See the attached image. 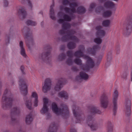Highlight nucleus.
Returning a JSON list of instances; mask_svg holds the SVG:
<instances>
[{
	"mask_svg": "<svg viewBox=\"0 0 132 132\" xmlns=\"http://www.w3.org/2000/svg\"><path fill=\"white\" fill-rule=\"evenodd\" d=\"M13 100L10 91L7 89H5L2 98V108L5 110H9L12 106Z\"/></svg>",
	"mask_w": 132,
	"mask_h": 132,
	"instance_id": "f257e3e1",
	"label": "nucleus"
},
{
	"mask_svg": "<svg viewBox=\"0 0 132 132\" xmlns=\"http://www.w3.org/2000/svg\"><path fill=\"white\" fill-rule=\"evenodd\" d=\"M52 108L54 112L57 115H61L65 118H67L69 115L68 109L65 104H62L58 108L56 103H54L52 104Z\"/></svg>",
	"mask_w": 132,
	"mask_h": 132,
	"instance_id": "f03ea898",
	"label": "nucleus"
},
{
	"mask_svg": "<svg viewBox=\"0 0 132 132\" xmlns=\"http://www.w3.org/2000/svg\"><path fill=\"white\" fill-rule=\"evenodd\" d=\"M58 15L60 17L63 16L64 19H60L58 20V22L59 23H62V28L60 30V33H64L65 31L71 28V24L67 22H64V20L66 21H70L71 20V18L68 15L65 14L62 12H60L58 13Z\"/></svg>",
	"mask_w": 132,
	"mask_h": 132,
	"instance_id": "7ed1b4c3",
	"label": "nucleus"
},
{
	"mask_svg": "<svg viewBox=\"0 0 132 132\" xmlns=\"http://www.w3.org/2000/svg\"><path fill=\"white\" fill-rule=\"evenodd\" d=\"M62 5L65 6L69 5L71 8L61 5L60 7V10H64L66 13L70 14L74 13L76 12L75 8L79 4L77 2L70 3L68 0H62Z\"/></svg>",
	"mask_w": 132,
	"mask_h": 132,
	"instance_id": "20e7f679",
	"label": "nucleus"
},
{
	"mask_svg": "<svg viewBox=\"0 0 132 132\" xmlns=\"http://www.w3.org/2000/svg\"><path fill=\"white\" fill-rule=\"evenodd\" d=\"M19 79V85L20 92L24 96H25L27 95L28 93L27 81L23 77H20Z\"/></svg>",
	"mask_w": 132,
	"mask_h": 132,
	"instance_id": "39448f33",
	"label": "nucleus"
},
{
	"mask_svg": "<svg viewBox=\"0 0 132 132\" xmlns=\"http://www.w3.org/2000/svg\"><path fill=\"white\" fill-rule=\"evenodd\" d=\"M72 109L73 113L77 120V123H79L85 120L84 115L78 107L74 106H73Z\"/></svg>",
	"mask_w": 132,
	"mask_h": 132,
	"instance_id": "423d86ee",
	"label": "nucleus"
},
{
	"mask_svg": "<svg viewBox=\"0 0 132 132\" xmlns=\"http://www.w3.org/2000/svg\"><path fill=\"white\" fill-rule=\"evenodd\" d=\"M44 48L47 51L39 55L38 58L39 59L42 60L44 61H47L51 57L50 54L51 48L50 46L46 45L44 47Z\"/></svg>",
	"mask_w": 132,
	"mask_h": 132,
	"instance_id": "0eeeda50",
	"label": "nucleus"
},
{
	"mask_svg": "<svg viewBox=\"0 0 132 132\" xmlns=\"http://www.w3.org/2000/svg\"><path fill=\"white\" fill-rule=\"evenodd\" d=\"M61 40L62 41L65 42L69 40H72L75 42H79L78 39L73 35L72 34H61Z\"/></svg>",
	"mask_w": 132,
	"mask_h": 132,
	"instance_id": "6e6552de",
	"label": "nucleus"
},
{
	"mask_svg": "<svg viewBox=\"0 0 132 132\" xmlns=\"http://www.w3.org/2000/svg\"><path fill=\"white\" fill-rule=\"evenodd\" d=\"M84 59L86 60V61L85 64H83V66L81 67L82 69L84 70H87L94 67V62L90 57L86 56H84Z\"/></svg>",
	"mask_w": 132,
	"mask_h": 132,
	"instance_id": "1a4fd4ad",
	"label": "nucleus"
},
{
	"mask_svg": "<svg viewBox=\"0 0 132 132\" xmlns=\"http://www.w3.org/2000/svg\"><path fill=\"white\" fill-rule=\"evenodd\" d=\"M24 36L27 46L29 49L31 50L35 45L31 35V34H25Z\"/></svg>",
	"mask_w": 132,
	"mask_h": 132,
	"instance_id": "9d476101",
	"label": "nucleus"
},
{
	"mask_svg": "<svg viewBox=\"0 0 132 132\" xmlns=\"http://www.w3.org/2000/svg\"><path fill=\"white\" fill-rule=\"evenodd\" d=\"M100 101L101 107L104 109L107 108L109 100V97L106 94L103 93L101 95L100 98Z\"/></svg>",
	"mask_w": 132,
	"mask_h": 132,
	"instance_id": "9b49d317",
	"label": "nucleus"
},
{
	"mask_svg": "<svg viewBox=\"0 0 132 132\" xmlns=\"http://www.w3.org/2000/svg\"><path fill=\"white\" fill-rule=\"evenodd\" d=\"M43 106L40 110V112L42 114H46L48 112L49 109L48 108V99L46 97L43 98Z\"/></svg>",
	"mask_w": 132,
	"mask_h": 132,
	"instance_id": "f8f14e48",
	"label": "nucleus"
},
{
	"mask_svg": "<svg viewBox=\"0 0 132 132\" xmlns=\"http://www.w3.org/2000/svg\"><path fill=\"white\" fill-rule=\"evenodd\" d=\"M118 93L117 90L115 89L113 95V110L114 113H115L117 109V101L118 96Z\"/></svg>",
	"mask_w": 132,
	"mask_h": 132,
	"instance_id": "ddd939ff",
	"label": "nucleus"
},
{
	"mask_svg": "<svg viewBox=\"0 0 132 132\" xmlns=\"http://www.w3.org/2000/svg\"><path fill=\"white\" fill-rule=\"evenodd\" d=\"M17 15L21 20H23L27 15L24 8L23 7H20L18 11Z\"/></svg>",
	"mask_w": 132,
	"mask_h": 132,
	"instance_id": "4468645a",
	"label": "nucleus"
},
{
	"mask_svg": "<svg viewBox=\"0 0 132 132\" xmlns=\"http://www.w3.org/2000/svg\"><path fill=\"white\" fill-rule=\"evenodd\" d=\"M89 77V76L86 73L83 72H81L80 73L79 76H78L76 77V79L79 81H80L81 79L86 81L88 79Z\"/></svg>",
	"mask_w": 132,
	"mask_h": 132,
	"instance_id": "2eb2a0df",
	"label": "nucleus"
},
{
	"mask_svg": "<svg viewBox=\"0 0 132 132\" xmlns=\"http://www.w3.org/2000/svg\"><path fill=\"white\" fill-rule=\"evenodd\" d=\"M51 81L49 79H46L45 81L44 85L43 87V90L44 92L46 93L51 88Z\"/></svg>",
	"mask_w": 132,
	"mask_h": 132,
	"instance_id": "dca6fc26",
	"label": "nucleus"
},
{
	"mask_svg": "<svg viewBox=\"0 0 132 132\" xmlns=\"http://www.w3.org/2000/svg\"><path fill=\"white\" fill-rule=\"evenodd\" d=\"M65 81L64 79L62 78L60 79L54 87V89L56 91H59L62 87Z\"/></svg>",
	"mask_w": 132,
	"mask_h": 132,
	"instance_id": "f3484780",
	"label": "nucleus"
},
{
	"mask_svg": "<svg viewBox=\"0 0 132 132\" xmlns=\"http://www.w3.org/2000/svg\"><path fill=\"white\" fill-rule=\"evenodd\" d=\"M25 101V104L26 107L29 110H31L32 109V98H30L28 100V98L27 96H24L23 98Z\"/></svg>",
	"mask_w": 132,
	"mask_h": 132,
	"instance_id": "a211bd4d",
	"label": "nucleus"
},
{
	"mask_svg": "<svg viewBox=\"0 0 132 132\" xmlns=\"http://www.w3.org/2000/svg\"><path fill=\"white\" fill-rule=\"evenodd\" d=\"M21 112V109L19 106L14 107L11 109L10 113L12 115H17L19 114Z\"/></svg>",
	"mask_w": 132,
	"mask_h": 132,
	"instance_id": "6ab92c4d",
	"label": "nucleus"
},
{
	"mask_svg": "<svg viewBox=\"0 0 132 132\" xmlns=\"http://www.w3.org/2000/svg\"><path fill=\"white\" fill-rule=\"evenodd\" d=\"M105 34H97V38L94 39V42L97 44H100L102 42V40L101 39L105 35Z\"/></svg>",
	"mask_w": 132,
	"mask_h": 132,
	"instance_id": "aec40b11",
	"label": "nucleus"
},
{
	"mask_svg": "<svg viewBox=\"0 0 132 132\" xmlns=\"http://www.w3.org/2000/svg\"><path fill=\"white\" fill-rule=\"evenodd\" d=\"M88 112L89 113H91L92 114H94L96 113L100 114L102 113L101 111L95 106H92L91 107Z\"/></svg>",
	"mask_w": 132,
	"mask_h": 132,
	"instance_id": "412c9836",
	"label": "nucleus"
},
{
	"mask_svg": "<svg viewBox=\"0 0 132 132\" xmlns=\"http://www.w3.org/2000/svg\"><path fill=\"white\" fill-rule=\"evenodd\" d=\"M89 125L92 130L93 131L96 130L100 127L99 125L95 121L90 123Z\"/></svg>",
	"mask_w": 132,
	"mask_h": 132,
	"instance_id": "4be33fe9",
	"label": "nucleus"
},
{
	"mask_svg": "<svg viewBox=\"0 0 132 132\" xmlns=\"http://www.w3.org/2000/svg\"><path fill=\"white\" fill-rule=\"evenodd\" d=\"M54 5V3H53L50 6V18L53 20H55L56 19L55 16L54 11L53 9Z\"/></svg>",
	"mask_w": 132,
	"mask_h": 132,
	"instance_id": "5701e85b",
	"label": "nucleus"
},
{
	"mask_svg": "<svg viewBox=\"0 0 132 132\" xmlns=\"http://www.w3.org/2000/svg\"><path fill=\"white\" fill-rule=\"evenodd\" d=\"M101 47L98 45L94 46L92 48H89L88 49L89 52L92 54H94L95 52L97 50L100 49Z\"/></svg>",
	"mask_w": 132,
	"mask_h": 132,
	"instance_id": "b1692460",
	"label": "nucleus"
},
{
	"mask_svg": "<svg viewBox=\"0 0 132 132\" xmlns=\"http://www.w3.org/2000/svg\"><path fill=\"white\" fill-rule=\"evenodd\" d=\"M66 58V55L63 53H62L57 56L56 58V61L58 62L62 61L64 60Z\"/></svg>",
	"mask_w": 132,
	"mask_h": 132,
	"instance_id": "393cba45",
	"label": "nucleus"
},
{
	"mask_svg": "<svg viewBox=\"0 0 132 132\" xmlns=\"http://www.w3.org/2000/svg\"><path fill=\"white\" fill-rule=\"evenodd\" d=\"M104 7L106 8H113L115 6V4L112 2L108 1L106 2L104 4Z\"/></svg>",
	"mask_w": 132,
	"mask_h": 132,
	"instance_id": "a878e982",
	"label": "nucleus"
},
{
	"mask_svg": "<svg viewBox=\"0 0 132 132\" xmlns=\"http://www.w3.org/2000/svg\"><path fill=\"white\" fill-rule=\"evenodd\" d=\"M70 42L67 44V47L70 50H73L76 47V44L75 42Z\"/></svg>",
	"mask_w": 132,
	"mask_h": 132,
	"instance_id": "bb28decb",
	"label": "nucleus"
},
{
	"mask_svg": "<svg viewBox=\"0 0 132 132\" xmlns=\"http://www.w3.org/2000/svg\"><path fill=\"white\" fill-rule=\"evenodd\" d=\"M74 55L77 58H80L82 57L83 59L84 56H86V55H84L83 53L82 52L78 50L76 51L75 52Z\"/></svg>",
	"mask_w": 132,
	"mask_h": 132,
	"instance_id": "cd10ccee",
	"label": "nucleus"
},
{
	"mask_svg": "<svg viewBox=\"0 0 132 132\" xmlns=\"http://www.w3.org/2000/svg\"><path fill=\"white\" fill-rule=\"evenodd\" d=\"M57 128L55 124L54 123H52L51 124L49 127L48 132H56Z\"/></svg>",
	"mask_w": 132,
	"mask_h": 132,
	"instance_id": "c85d7f7f",
	"label": "nucleus"
},
{
	"mask_svg": "<svg viewBox=\"0 0 132 132\" xmlns=\"http://www.w3.org/2000/svg\"><path fill=\"white\" fill-rule=\"evenodd\" d=\"M91 113H89L88 112V114L86 116V121L87 123H89L90 124L94 121V119L92 116L90 115Z\"/></svg>",
	"mask_w": 132,
	"mask_h": 132,
	"instance_id": "c756f323",
	"label": "nucleus"
},
{
	"mask_svg": "<svg viewBox=\"0 0 132 132\" xmlns=\"http://www.w3.org/2000/svg\"><path fill=\"white\" fill-rule=\"evenodd\" d=\"M33 120L32 118L31 114H29L27 116L25 121L26 123L27 124H29L31 123Z\"/></svg>",
	"mask_w": 132,
	"mask_h": 132,
	"instance_id": "7c9ffc66",
	"label": "nucleus"
},
{
	"mask_svg": "<svg viewBox=\"0 0 132 132\" xmlns=\"http://www.w3.org/2000/svg\"><path fill=\"white\" fill-rule=\"evenodd\" d=\"M74 62L77 65L80 66L81 69H82V66H83V64L82 63V60L79 58H77L74 59Z\"/></svg>",
	"mask_w": 132,
	"mask_h": 132,
	"instance_id": "2f4dec72",
	"label": "nucleus"
},
{
	"mask_svg": "<svg viewBox=\"0 0 132 132\" xmlns=\"http://www.w3.org/2000/svg\"><path fill=\"white\" fill-rule=\"evenodd\" d=\"M22 3H28V4L29 8L30 10L32 11V10L33 6L29 0H19Z\"/></svg>",
	"mask_w": 132,
	"mask_h": 132,
	"instance_id": "473e14b6",
	"label": "nucleus"
},
{
	"mask_svg": "<svg viewBox=\"0 0 132 132\" xmlns=\"http://www.w3.org/2000/svg\"><path fill=\"white\" fill-rule=\"evenodd\" d=\"M76 12L79 14H83L85 12V8L82 6H80L78 7L77 10L76 9ZM75 13V12L74 13Z\"/></svg>",
	"mask_w": 132,
	"mask_h": 132,
	"instance_id": "72a5a7b5",
	"label": "nucleus"
},
{
	"mask_svg": "<svg viewBox=\"0 0 132 132\" xmlns=\"http://www.w3.org/2000/svg\"><path fill=\"white\" fill-rule=\"evenodd\" d=\"M60 97H63L65 99H67L68 97V95L67 93L65 91H61L59 93Z\"/></svg>",
	"mask_w": 132,
	"mask_h": 132,
	"instance_id": "f704fd0d",
	"label": "nucleus"
},
{
	"mask_svg": "<svg viewBox=\"0 0 132 132\" xmlns=\"http://www.w3.org/2000/svg\"><path fill=\"white\" fill-rule=\"evenodd\" d=\"M132 28V21L128 22L126 26V29L127 31V32H131V29Z\"/></svg>",
	"mask_w": 132,
	"mask_h": 132,
	"instance_id": "c9c22d12",
	"label": "nucleus"
},
{
	"mask_svg": "<svg viewBox=\"0 0 132 132\" xmlns=\"http://www.w3.org/2000/svg\"><path fill=\"white\" fill-rule=\"evenodd\" d=\"M95 29L98 33H105L106 32L102 29L101 26H98L96 27Z\"/></svg>",
	"mask_w": 132,
	"mask_h": 132,
	"instance_id": "e433bc0d",
	"label": "nucleus"
},
{
	"mask_svg": "<svg viewBox=\"0 0 132 132\" xmlns=\"http://www.w3.org/2000/svg\"><path fill=\"white\" fill-rule=\"evenodd\" d=\"M112 14V12L110 10H107L105 11L103 14V16L105 17L110 16Z\"/></svg>",
	"mask_w": 132,
	"mask_h": 132,
	"instance_id": "4c0bfd02",
	"label": "nucleus"
},
{
	"mask_svg": "<svg viewBox=\"0 0 132 132\" xmlns=\"http://www.w3.org/2000/svg\"><path fill=\"white\" fill-rule=\"evenodd\" d=\"M74 62L72 59L71 57L68 58L65 61L66 63L69 66L72 65Z\"/></svg>",
	"mask_w": 132,
	"mask_h": 132,
	"instance_id": "58836bf2",
	"label": "nucleus"
},
{
	"mask_svg": "<svg viewBox=\"0 0 132 132\" xmlns=\"http://www.w3.org/2000/svg\"><path fill=\"white\" fill-rule=\"evenodd\" d=\"M26 23L28 26L31 25L32 26H35L37 23H36L34 21H33L30 20H28L26 22Z\"/></svg>",
	"mask_w": 132,
	"mask_h": 132,
	"instance_id": "ea45409f",
	"label": "nucleus"
},
{
	"mask_svg": "<svg viewBox=\"0 0 132 132\" xmlns=\"http://www.w3.org/2000/svg\"><path fill=\"white\" fill-rule=\"evenodd\" d=\"M131 102L129 98H127L126 99L125 108H130Z\"/></svg>",
	"mask_w": 132,
	"mask_h": 132,
	"instance_id": "a19ab883",
	"label": "nucleus"
},
{
	"mask_svg": "<svg viewBox=\"0 0 132 132\" xmlns=\"http://www.w3.org/2000/svg\"><path fill=\"white\" fill-rule=\"evenodd\" d=\"M31 98H34V99H38V95L36 92L34 91H32L31 92Z\"/></svg>",
	"mask_w": 132,
	"mask_h": 132,
	"instance_id": "79ce46f5",
	"label": "nucleus"
},
{
	"mask_svg": "<svg viewBox=\"0 0 132 132\" xmlns=\"http://www.w3.org/2000/svg\"><path fill=\"white\" fill-rule=\"evenodd\" d=\"M110 24V21L109 20H106L102 22L103 26L105 27L109 26Z\"/></svg>",
	"mask_w": 132,
	"mask_h": 132,
	"instance_id": "37998d69",
	"label": "nucleus"
},
{
	"mask_svg": "<svg viewBox=\"0 0 132 132\" xmlns=\"http://www.w3.org/2000/svg\"><path fill=\"white\" fill-rule=\"evenodd\" d=\"M20 53L21 55L24 57H26L27 55L26 54L24 48L20 49Z\"/></svg>",
	"mask_w": 132,
	"mask_h": 132,
	"instance_id": "c03bdc74",
	"label": "nucleus"
},
{
	"mask_svg": "<svg viewBox=\"0 0 132 132\" xmlns=\"http://www.w3.org/2000/svg\"><path fill=\"white\" fill-rule=\"evenodd\" d=\"M22 32L25 33H28L30 32H31V30L29 28L25 27H24L22 29Z\"/></svg>",
	"mask_w": 132,
	"mask_h": 132,
	"instance_id": "a18cd8bd",
	"label": "nucleus"
},
{
	"mask_svg": "<svg viewBox=\"0 0 132 132\" xmlns=\"http://www.w3.org/2000/svg\"><path fill=\"white\" fill-rule=\"evenodd\" d=\"M125 113L127 116H129L131 113L130 108H125Z\"/></svg>",
	"mask_w": 132,
	"mask_h": 132,
	"instance_id": "49530a36",
	"label": "nucleus"
},
{
	"mask_svg": "<svg viewBox=\"0 0 132 132\" xmlns=\"http://www.w3.org/2000/svg\"><path fill=\"white\" fill-rule=\"evenodd\" d=\"M113 128V126L112 123L110 122H109L108 127V132H111Z\"/></svg>",
	"mask_w": 132,
	"mask_h": 132,
	"instance_id": "de8ad7c7",
	"label": "nucleus"
},
{
	"mask_svg": "<svg viewBox=\"0 0 132 132\" xmlns=\"http://www.w3.org/2000/svg\"><path fill=\"white\" fill-rule=\"evenodd\" d=\"M67 56L69 57H72L73 56L72 51H68L66 52Z\"/></svg>",
	"mask_w": 132,
	"mask_h": 132,
	"instance_id": "09e8293b",
	"label": "nucleus"
},
{
	"mask_svg": "<svg viewBox=\"0 0 132 132\" xmlns=\"http://www.w3.org/2000/svg\"><path fill=\"white\" fill-rule=\"evenodd\" d=\"M79 50L78 51H80L81 52L83 53L85 50V48L84 46L83 45H80L78 47Z\"/></svg>",
	"mask_w": 132,
	"mask_h": 132,
	"instance_id": "8fccbe9b",
	"label": "nucleus"
},
{
	"mask_svg": "<svg viewBox=\"0 0 132 132\" xmlns=\"http://www.w3.org/2000/svg\"><path fill=\"white\" fill-rule=\"evenodd\" d=\"M103 9V7H99L97 8L96 10V12L97 13H99L101 12V10Z\"/></svg>",
	"mask_w": 132,
	"mask_h": 132,
	"instance_id": "3c124183",
	"label": "nucleus"
},
{
	"mask_svg": "<svg viewBox=\"0 0 132 132\" xmlns=\"http://www.w3.org/2000/svg\"><path fill=\"white\" fill-rule=\"evenodd\" d=\"M19 46L20 49L24 48L23 46V42L22 41H20L19 43Z\"/></svg>",
	"mask_w": 132,
	"mask_h": 132,
	"instance_id": "603ef678",
	"label": "nucleus"
},
{
	"mask_svg": "<svg viewBox=\"0 0 132 132\" xmlns=\"http://www.w3.org/2000/svg\"><path fill=\"white\" fill-rule=\"evenodd\" d=\"M96 6V4L92 3L90 4V10H91L92 9L95 7Z\"/></svg>",
	"mask_w": 132,
	"mask_h": 132,
	"instance_id": "864d4df0",
	"label": "nucleus"
},
{
	"mask_svg": "<svg viewBox=\"0 0 132 132\" xmlns=\"http://www.w3.org/2000/svg\"><path fill=\"white\" fill-rule=\"evenodd\" d=\"M38 99H35L34 102V105L35 107H37L38 106Z\"/></svg>",
	"mask_w": 132,
	"mask_h": 132,
	"instance_id": "5fc2aeb1",
	"label": "nucleus"
},
{
	"mask_svg": "<svg viewBox=\"0 0 132 132\" xmlns=\"http://www.w3.org/2000/svg\"><path fill=\"white\" fill-rule=\"evenodd\" d=\"M20 69L22 72V74L23 75L25 74V73L24 71V67L22 65L21 66L20 68Z\"/></svg>",
	"mask_w": 132,
	"mask_h": 132,
	"instance_id": "6e6d98bb",
	"label": "nucleus"
},
{
	"mask_svg": "<svg viewBox=\"0 0 132 132\" xmlns=\"http://www.w3.org/2000/svg\"><path fill=\"white\" fill-rule=\"evenodd\" d=\"M10 114L11 121L13 122L15 121L16 119L15 116L16 115H12L11 114Z\"/></svg>",
	"mask_w": 132,
	"mask_h": 132,
	"instance_id": "4d7b16f0",
	"label": "nucleus"
},
{
	"mask_svg": "<svg viewBox=\"0 0 132 132\" xmlns=\"http://www.w3.org/2000/svg\"><path fill=\"white\" fill-rule=\"evenodd\" d=\"M71 70L73 71H78V68L75 66H73L72 67Z\"/></svg>",
	"mask_w": 132,
	"mask_h": 132,
	"instance_id": "13d9d810",
	"label": "nucleus"
},
{
	"mask_svg": "<svg viewBox=\"0 0 132 132\" xmlns=\"http://www.w3.org/2000/svg\"><path fill=\"white\" fill-rule=\"evenodd\" d=\"M8 4V1L7 0H4V6L5 7H6L7 6Z\"/></svg>",
	"mask_w": 132,
	"mask_h": 132,
	"instance_id": "bf43d9fd",
	"label": "nucleus"
},
{
	"mask_svg": "<svg viewBox=\"0 0 132 132\" xmlns=\"http://www.w3.org/2000/svg\"><path fill=\"white\" fill-rule=\"evenodd\" d=\"M46 116H47V119H49L51 117V115L48 112L47 113H46Z\"/></svg>",
	"mask_w": 132,
	"mask_h": 132,
	"instance_id": "052dcab7",
	"label": "nucleus"
},
{
	"mask_svg": "<svg viewBox=\"0 0 132 132\" xmlns=\"http://www.w3.org/2000/svg\"><path fill=\"white\" fill-rule=\"evenodd\" d=\"M127 74L124 73L123 74L122 77L123 79H126L127 77Z\"/></svg>",
	"mask_w": 132,
	"mask_h": 132,
	"instance_id": "680f3d73",
	"label": "nucleus"
},
{
	"mask_svg": "<svg viewBox=\"0 0 132 132\" xmlns=\"http://www.w3.org/2000/svg\"><path fill=\"white\" fill-rule=\"evenodd\" d=\"M14 30V29L13 27H11L10 29V32H13Z\"/></svg>",
	"mask_w": 132,
	"mask_h": 132,
	"instance_id": "e2e57ef3",
	"label": "nucleus"
},
{
	"mask_svg": "<svg viewBox=\"0 0 132 132\" xmlns=\"http://www.w3.org/2000/svg\"><path fill=\"white\" fill-rule=\"evenodd\" d=\"M65 47V46L64 45H61L60 47V49L61 50H64Z\"/></svg>",
	"mask_w": 132,
	"mask_h": 132,
	"instance_id": "0e129e2a",
	"label": "nucleus"
},
{
	"mask_svg": "<svg viewBox=\"0 0 132 132\" xmlns=\"http://www.w3.org/2000/svg\"><path fill=\"white\" fill-rule=\"evenodd\" d=\"M14 80L13 79H12L11 80V83L12 85L13 86L14 85Z\"/></svg>",
	"mask_w": 132,
	"mask_h": 132,
	"instance_id": "69168bd1",
	"label": "nucleus"
},
{
	"mask_svg": "<svg viewBox=\"0 0 132 132\" xmlns=\"http://www.w3.org/2000/svg\"><path fill=\"white\" fill-rule=\"evenodd\" d=\"M124 36L126 37H128L130 35V34H124Z\"/></svg>",
	"mask_w": 132,
	"mask_h": 132,
	"instance_id": "338daca9",
	"label": "nucleus"
},
{
	"mask_svg": "<svg viewBox=\"0 0 132 132\" xmlns=\"http://www.w3.org/2000/svg\"><path fill=\"white\" fill-rule=\"evenodd\" d=\"M71 132H76V130L74 129H72L70 130Z\"/></svg>",
	"mask_w": 132,
	"mask_h": 132,
	"instance_id": "774afa93",
	"label": "nucleus"
}]
</instances>
